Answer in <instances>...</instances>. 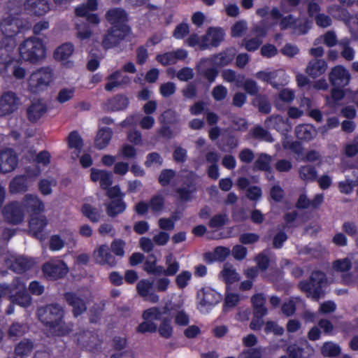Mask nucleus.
Here are the masks:
<instances>
[{
  "label": "nucleus",
  "instance_id": "nucleus-1",
  "mask_svg": "<svg viewBox=\"0 0 358 358\" xmlns=\"http://www.w3.org/2000/svg\"><path fill=\"white\" fill-rule=\"evenodd\" d=\"M106 19L112 27L104 34L101 45L108 50L119 45L130 33L131 28L127 24L128 15L121 8L109 9L106 13Z\"/></svg>",
  "mask_w": 358,
  "mask_h": 358
},
{
  "label": "nucleus",
  "instance_id": "nucleus-2",
  "mask_svg": "<svg viewBox=\"0 0 358 358\" xmlns=\"http://www.w3.org/2000/svg\"><path fill=\"white\" fill-rule=\"evenodd\" d=\"M38 317L41 322L48 327L55 336H64L73 330L72 324L64 321V310L58 304H50L43 310H39Z\"/></svg>",
  "mask_w": 358,
  "mask_h": 358
},
{
  "label": "nucleus",
  "instance_id": "nucleus-3",
  "mask_svg": "<svg viewBox=\"0 0 358 358\" xmlns=\"http://www.w3.org/2000/svg\"><path fill=\"white\" fill-rule=\"evenodd\" d=\"M19 53L24 61L36 64L45 57L46 48L42 40L30 37L20 45Z\"/></svg>",
  "mask_w": 358,
  "mask_h": 358
},
{
  "label": "nucleus",
  "instance_id": "nucleus-4",
  "mask_svg": "<svg viewBox=\"0 0 358 358\" xmlns=\"http://www.w3.org/2000/svg\"><path fill=\"white\" fill-rule=\"evenodd\" d=\"M124 241L121 239H115L111 243L110 249L106 245H100L94 251L96 262L101 265H108L110 267L115 266L117 261L112 252L117 257H122L124 255Z\"/></svg>",
  "mask_w": 358,
  "mask_h": 358
},
{
  "label": "nucleus",
  "instance_id": "nucleus-5",
  "mask_svg": "<svg viewBox=\"0 0 358 358\" xmlns=\"http://www.w3.org/2000/svg\"><path fill=\"white\" fill-rule=\"evenodd\" d=\"M52 80V69L50 67H41L29 76L27 90L32 94H39L48 89Z\"/></svg>",
  "mask_w": 358,
  "mask_h": 358
},
{
  "label": "nucleus",
  "instance_id": "nucleus-6",
  "mask_svg": "<svg viewBox=\"0 0 358 358\" xmlns=\"http://www.w3.org/2000/svg\"><path fill=\"white\" fill-rule=\"evenodd\" d=\"M21 205L23 210H25L30 216V220L28 224H33L32 222L36 220L35 224H48L45 216L40 218L41 215L45 210L43 202L36 196L31 194H27L24 196Z\"/></svg>",
  "mask_w": 358,
  "mask_h": 358
},
{
  "label": "nucleus",
  "instance_id": "nucleus-7",
  "mask_svg": "<svg viewBox=\"0 0 358 358\" xmlns=\"http://www.w3.org/2000/svg\"><path fill=\"white\" fill-rule=\"evenodd\" d=\"M325 281V273L322 271H315L312 272L309 280L301 281L299 287L308 298L318 300L323 293L322 286Z\"/></svg>",
  "mask_w": 358,
  "mask_h": 358
},
{
  "label": "nucleus",
  "instance_id": "nucleus-8",
  "mask_svg": "<svg viewBox=\"0 0 358 358\" xmlns=\"http://www.w3.org/2000/svg\"><path fill=\"white\" fill-rule=\"evenodd\" d=\"M225 33L220 27H210L206 34L201 37V50H205L217 48L224 40Z\"/></svg>",
  "mask_w": 358,
  "mask_h": 358
},
{
  "label": "nucleus",
  "instance_id": "nucleus-9",
  "mask_svg": "<svg viewBox=\"0 0 358 358\" xmlns=\"http://www.w3.org/2000/svg\"><path fill=\"white\" fill-rule=\"evenodd\" d=\"M42 271L46 278L55 280L64 278L69 268L63 260L51 259L43 265Z\"/></svg>",
  "mask_w": 358,
  "mask_h": 358
},
{
  "label": "nucleus",
  "instance_id": "nucleus-10",
  "mask_svg": "<svg viewBox=\"0 0 358 358\" xmlns=\"http://www.w3.org/2000/svg\"><path fill=\"white\" fill-rule=\"evenodd\" d=\"M20 99L16 93L7 91L0 97V116L9 115L17 110Z\"/></svg>",
  "mask_w": 358,
  "mask_h": 358
},
{
  "label": "nucleus",
  "instance_id": "nucleus-11",
  "mask_svg": "<svg viewBox=\"0 0 358 358\" xmlns=\"http://www.w3.org/2000/svg\"><path fill=\"white\" fill-rule=\"evenodd\" d=\"M22 20L19 17L8 15L0 22V31L6 38L15 36L23 29Z\"/></svg>",
  "mask_w": 358,
  "mask_h": 358
},
{
  "label": "nucleus",
  "instance_id": "nucleus-12",
  "mask_svg": "<svg viewBox=\"0 0 358 358\" xmlns=\"http://www.w3.org/2000/svg\"><path fill=\"white\" fill-rule=\"evenodd\" d=\"M2 215L8 224H21L24 219V210L21 203L13 201L5 205Z\"/></svg>",
  "mask_w": 358,
  "mask_h": 358
},
{
  "label": "nucleus",
  "instance_id": "nucleus-13",
  "mask_svg": "<svg viewBox=\"0 0 358 358\" xmlns=\"http://www.w3.org/2000/svg\"><path fill=\"white\" fill-rule=\"evenodd\" d=\"M211 228L207 232V238L210 239L228 238L238 236L241 232V225H209Z\"/></svg>",
  "mask_w": 358,
  "mask_h": 358
},
{
  "label": "nucleus",
  "instance_id": "nucleus-14",
  "mask_svg": "<svg viewBox=\"0 0 358 358\" xmlns=\"http://www.w3.org/2000/svg\"><path fill=\"white\" fill-rule=\"evenodd\" d=\"M329 80L332 87H345L350 83L351 75L343 66L337 65L331 69Z\"/></svg>",
  "mask_w": 358,
  "mask_h": 358
},
{
  "label": "nucleus",
  "instance_id": "nucleus-15",
  "mask_svg": "<svg viewBox=\"0 0 358 358\" xmlns=\"http://www.w3.org/2000/svg\"><path fill=\"white\" fill-rule=\"evenodd\" d=\"M64 299L67 305L72 308V313L74 317H78L87 311L86 301L76 292H65L64 294Z\"/></svg>",
  "mask_w": 358,
  "mask_h": 358
},
{
  "label": "nucleus",
  "instance_id": "nucleus-16",
  "mask_svg": "<svg viewBox=\"0 0 358 358\" xmlns=\"http://www.w3.org/2000/svg\"><path fill=\"white\" fill-rule=\"evenodd\" d=\"M138 294L145 301L152 303H157L159 301V296L154 289V280L151 279H141L136 285Z\"/></svg>",
  "mask_w": 358,
  "mask_h": 358
},
{
  "label": "nucleus",
  "instance_id": "nucleus-17",
  "mask_svg": "<svg viewBox=\"0 0 358 358\" xmlns=\"http://www.w3.org/2000/svg\"><path fill=\"white\" fill-rule=\"evenodd\" d=\"M237 54V50L234 47H229L213 55L208 59L211 64L217 68L227 66L232 63Z\"/></svg>",
  "mask_w": 358,
  "mask_h": 358
},
{
  "label": "nucleus",
  "instance_id": "nucleus-18",
  "mask_svg": "<svg viewBox=\"0 0 358 358\" xmlns=\"http://www.w3.org/2000/svg\"><path fill=\"white\" fill-rule=\"evenodd\" d=\"M48 108L41 99L32 101L26 110L28 120L31 123L37 122L48 112Z\"/></svg>",
  "mask_w": 358,
  "mask_h": 358
},
{
  "label": "nucleus",
  "instance_id": "nucleus-19",
  "mask_svg": "<svg viewBox=\"0 0 358 358\" xmlns=\"http://www.w3.org/2000/svg\"><path fill=\"white\" fill-rule=\"evenodd\" d=\"M18 157L12 150L0 152V173H7L13 171L17 167Z\"/></svg>",
  "mask_w": 358,
  "mask_h": 358
},
{
  "label": "nucleus",
  "instance_id": "nucleus-20",
  "mask_svg": "<svg viewBox=\"0 0 358 358\" xmlns=\"http://www.w3.org/2000/svg\"><path fill=\"white\" fill-rule=\"evenodd\" d=\"M231 250L225 246H217L212 252H206L203 255V261L207 264L215 262H224L230 255Z\"/></svg>",
  "mask_w": 358,
  "mask_h": 358
},
{
  "label": "nucleus",
  "instance_id": "nucleus-21",
  "mask_svg": "<svg viewBox=\"0 0 358 358\" xmlns=\"http://www.w3.org/2000/svg\"><path fill=\"white\" fill-rule=\"evenodd\" d=\"M78 343L87 351L94 352L101 348V341L97 335L84 332L78 337Z\"/></svg>",
  "mask_w": 358,
  "mask_h": 358
},
{
  "label": "nucleus",
  "instance_id": "nucleus-22",
  "mask_svg": "<svg viewBox=\"0 0 358 358\" xmlns=\"http://www.w3.org/2000/svg\"><path fill=\"white\" fill-rule=\"evenodd\" d=\"M201 291L203 297L199 302L201 308H212L222 300V295L210 287H204Z\"/></svg>",
  "mask_w": 358,
  "mask_h": 358
},
{
  "label": "nucleus",
  "instance_id": "nucleus-23",
  "mask_svg": "<svg viewBox=\"0 0 358 358\" xmlns=\"http://www.w3.org/2000/svg\"><path fill=\"white\" fill-rule=\"evenodd\" d=\"M24 6L28 13L37 16H43L50 10L47 0H27Z\"/></svg>",
  "mask_w": 358,
  "mask_h": 358
},
{
  "label": "nucleus",
  "instance_id": "nucleus-24",
  "mask_svg": "<svg viewBox=\"0 0 358 358\" xmlns=\"http://www.w3.org/2000/svg\"><path fill=\"white\" fill-rule=\"evenodd\" d=\"M327 69V63L322 59H311L306 67V73L313 78H316L323 75Z\"/></svg>",
  "mask_w": 358,
  "mask_h": 358
},
{
  "label": "nucleus",
  "instance_id": "nucleus-25",
  "mask_svg": "<svg viewBox=\"0 0 358 358\" xmlns=\"http://www.w3.org/2000/svg\"><path fill=\"white\" fill-rule=\"evenodd\" d=\"M129 104V100L127 96L123 94H116L113 97L108 99L104 103L105 107L110 111H120L127 109Z\"/></svg>",
  "mask_w": 358,
  "mask_h": 358
},
{
  "label": "nucleus",
  "instance_id": "nucleus-26",
  "mask_svg": "<svg viewBox=\"0 0 358 358\" xmlns=\"http://www.w3.org/2000/svg\"><path fill=\"white\" fill-rule=\"evenodd\" d=\"M29 189V177L25 175L15 176L9 183V191L11 194L24 193Z\"/></svg>",
  "mask_w": 358,
  "mask_h": 358
},
{
  "label": "nucleus",
  "instance_id": "nucleus-27",
  "mask_svg": "<svg viewBox=\"0 0 358 358\" xmlns=\"http://www.w3.org/2000/svg\"><path fill=\"white\" fill-rule=\"evenodd\" d=\"M198 76L203 78L210 84L214 83L219 74V70L216 66L205 68L203 66V61L201 60L195 67Z\"/></svg>",
  "mask_w": 358,
  "mask_h": 358
},
{
  "label": "nucleus",
  "instance_id": "nucleus-28",
  "mask_svg": "<svg viewBox=\"0 0 358 358\" xmlns=\"http://www.w3.org/2000/svg\"><path fill=\"white\" fill-rule=\"evenodd\" d=\"M24 282L20 277H15L10 284L0 283V292L3 296H8L10 299L11 294H15L16 292L22 288H24Z\"/></svg>",
  "mask_w": 358,
  "mask_h": 358
},
{
  "label": "nucleus",
  "instance_id": "nucleus-29",
  "mask_svg": "<svg viewBox=\"0 0 358 358\" xmlns=\"http://www.w3.org/2000/svg\"><path fill=\"white\" fill-rule=\"evenodd\" d=\"M10 301L23 308H27L31 304L32 299L28 293L25 285L24 288H22L15 294L10 295Z\"/></svg>",
  "mask_w": 358,
  "mask_h": 358
},
{
  "label": "nucleus",
  "instance_id": "nucleus-30",
  "mask_svg": "<svg viewBox=\"0 0 358 358\" xmlns=\"http://www.w3.org/2000/svg\"><path fill=\"white\" fill-rule=\"evenodd\" d=\"M113 136V131L109 127H102L99 129L94 140L95 148L99 150L104 149L109 144Z\"/></svg>",
  "mask_w": 358,
  "mask_h": 358
},
{
  "label": "nucleus",
  "instance_id": "nucleus-31",
  "mask_svg": "<svg viewBox=\"0 0 358 358\" xmlns=\"http://www.w3.org/2000/svg\"><path fill=\"white\" fill-rule=\"evenodd\" d=\"M34 264L31 258L20 256L14 259L10 264V269L17 273H23L30 270Z\"/></svg>",
  "mask_w": 358,
  "mask_h": 358
},
{
  "label": "nucleus",
  "instance_id": "nucleus-32",
  "mask_svg": "<svg viewBox=\"0 0 358 358\" xmlns=\"http://www.w3.org/2000/svg\"><path fill=\"white\" fill-rule=\"evenodd\" d=\"M294 133L298 140L306 142L311 141L315 135L314 127L307 124L296 126Z\"/></svg>",
  "mask_w": 358,
  "mask_h": 358
},
{
  "label": "nucleus",
  "instance_id": "nucleus-33",
  "mask_svg": "<svg viewBox=\"0 0 358 358\" xmlns=\"http://www.w3.org/2000/svg\"><path fill=\"white\" fill-rule=\"evenodd\" d=\"M183 187H178L176 192L179 195V199L182 201L191 200L192 194L196 191V185L193 179L184 181Z\"/></svg>",
  "mask_w": 358,
  "mask_h": 358
},
{
  "label": "nucleus",
  "instance_id": "nucleus-34",
  "mask_svg": "<svg viewBox=\"0 0 358 358\" xmlns=\"http://www.w3.org/2000/svg\"><path fill=\"white\" fill-rule=\"evenodd\" d=\"M34 347V345L33 341L28 338H24L15 347L14 353L16 358H26L31 354Z\"/></svg>",
  "mask_w": 358,
  "mask_h": 358
},
{
  "label": "nucleus",
  "instance_id": "nucleus-35",
  "mask_svg": "<svg viewBox=\"0 0 358 358\" xmlns=\"http://www.w3.org/2000/svg\"><path fill=\"white\" fill-rule=\"evenodd\" d=\"M127 208V204L124 201V199H117L110 200V201L106 204V213L108 216L114 217L117 215L122 213Z\"/></svg>",
  "mask_w": 358,
  "mask_h": 358
},
{
  "label": "nucleus",
  "instance_id": "nucleus-36",
  "mask_svg": "<svg viewBox=\"0 0 358 358\" xmlns=\"http://www.w3.org/2000/svg\"><path fill=\"white\" fill-rule=\"evenodd\" d=\"M74 52V45L71 43H65L59 45L54 52L56 60L64 61L69 59Z\"/></svg>",
  "mask_w": 358,
  "mask_h": 358
},
{
  "label": "nucleus",
  "instance_id": "nucleus-37",
  "mask_svg": "<svg viewBox=\"0 0 358 358\" xmlns=\"http://www.w3.org/2000/svg\"><path fill=\"white\" fill-rule=\"evenodd\" d=\"M251 303L253 308V313H261L262 315H266L268 313L265 307L266 298L262 293L254 294L251 298Z\"/></svg>",
  "mask_w": 358,
  "mask_h": 358
},
{
  "label": "nucleus",
  "instance_id": "nucleus-38",
  "mask_svg": "<svg viewBox=\"0 0 358 358\" xmlns=\"http://www.w3.org/2000/svg\"><path fill=\"white\" fill-rule=\"evenodd\" d=\"M271 157L266 153H261L254 163L255 169L259 171L271 173Z\"/></svg>",
  "mask_w": 358,
  "mask_h": 358
},
{
  "label": "nucleus",
  "instance_id": "nucleus-39",
  "mask_svg": "<svg viewBox=\"0 0 358 358\" xmlns=\"http://www.w3.org/2000/svg\"><path fill=\"white\" fill-rule=\"evenodd\" d=\"M299 173L301 179L306 182H313L317 178V171L314 166H302L299 169Z\"/></svg>",
  "mask_w": 358,
  "mask_h": 358
},
{
  "label": "nucleus",
  "instance_id": "nucleus-40",
  "mask_svg": "<svg viewBox=\"0 0 358 358\" xmlns=\"http://www.w3.org/2000/svg\"><path fill=\"white\" fill-rule=\"evenodd\" d=\"M81 212L92 222H98L101 215V210L89 203H84L82 206Z\"/></svg>",
  "mask_w": 358,
  "mask_h": 358
},
{
  "label": "nucleus",
  "instance_id": "nucleus-41",
  "mask_svg": "<svg viewBox=\"0 0 358 358\" xmlns=\"http://www.w3.org/2000/svg\"><path fill=\"white\" fill-rule=\"evenodd\" d=\"M67 145L69 149H75L80 152L83 147V139L78 131L73 130L69 133L67 137Z\"/></svg>",
  "mask_w": 358,
  "mask_h": 358
},
{
  "label": "nucleus",
  "instance_id": "nucleus-42",
  "mask_svg": "<svg viewBox=\"0 0 358 358\" xmlns=\"http://www.w3.org/2000/svg\"><path fill=\"white\" fill-rule=\"evenodd\" d=\"M165 264L166 266L165 269V276H173L180 270V264L174 258L172 254H169L166 256Z\"/></svg>",
  "mask_w": 358,
  "mask_h": 358
},
{
  "label": "nucleus",
  "instance_id": "nucleus-43",
  "mask_svg": "<svg viewBox=\"0 0 358 358\" xmlns=\"http://www.w3.org/2000/svg\"><path fill=\"white\" fill-rule=\"evenodd\" d=\"M253 106L258 108L260 113L268 114L271 110V105L268 98L263 94L257 95L252 101Z\"/></svg>",
  "mask_w": 358,
  "mask_h": 358
},
{
  "label": "nucleus",
  "instance_id": "nucleus-44",
  "mask_svg": "<svg viewBox=\"0 0 358 358\" xmlns=\"http://www.w3.org/2000/svg\"><path fill=\"white\" fill-rule=\"evenodd\" d=\"M161 124L174 126L179 123V117L176 113L171 109L164 111L159 118Z\"/></svg>",
  "mask_w": 358,
  "mask_h": 358
},
{
  "label": "nucleus",
  "instance_id": "nucleus-45",
  "mask_svg": "<svg viewBox=\"0 0 358 358\" xmlns=\"http://www.w3.org/2000/svg\"><path fill=\"white\" fill-rule=\"evenodd\" d=\"M322 354L326 357H336L341 354L340 346L332 342H325L321 349Z\"/></svg>",
  "mask_w": 358,
  "mask_h": 358
},
{
  "label": "nucleus",
  "instance_id": "nucleus-46",
  "mask_svg": "<svg viewBox=\"0 0 358 358\" xmlns=\"http://www.w3.org/2000/svg\"><path fill=\"white\" fill-rule=\"evenodd\" d=\"M270 250L265 249L255 257V262L258 268L262 271L268 269L270 265Z\"/></svg>",
  "mask_w": 358,
  "mask_h": 358
},
{
  "label": "nucleus",
  "instance_id": "nucleus-47",
  "mask_svg": "<svg viewBox=\"0 0 358 358\" xmlns=\"http://www.w3.org/2000/svg\"><path fill=\"white\" fill-rule=\"evenodd\" d=\"M159 335L164 338H170L173 334V327L171 326V320L169 317L162 319L158 328Z\"/></svg>",
  "mask_w": 358,
  "mask_h": 358
},
{
  "label": "nucleus",
  "instance_id": "nucleus-48",
  "mask_svg": "<svg viewBox=\"0 0 358 358\" xmlns=\"http://www.w3.org/2000/svg\"><path fill=\"white\" fill-rule=\"evenodd\" d=\"M242 87L245 92L251 96L259 95V87L257 82L252 79L247 78L244 79L242 83H240V86Z\"/></svg>",
  "mask_w": 358,
  "mask_h": 358
},
{
  "label": "nucleus",
  "instance_id": "nucleus-49",
  "mask_svg": "<svg viewBox=\"0 0 358 358\" xmlns=\"http://www.w3.org/2000/svg\"><path fill=\"white\" fill-rule=\"evenodd\" d=\"M224 80L228 83L235 82L237 86H240V83L245 79L243 74H236V71L232 69H225L222 73Z\"/></svg>",
  "mask_w": 358,
  "mask_h": 358
},
{
  "label": "nucleus",
  "instance_id": "nucleus-50",
  "mask_svg": "<svg viewBox=\"0 0 358 358\" xmlns=\"http://www.w3.org/2000/svg\"><path fill=\"white\" fill-rule=\"evenodd\" d=\"M122 77L120 71L117 70L107 77L108 83L105 85V90L108 92L112 91L115 87L121 86L120 79Z\"/></svg>",
  "mask_w": 358,
  "mask_h": 358
},
{
  "label": "nucleus",
  "instance_id": "nucleus-51",
  "mask_svg": "<svg viewBox=\"0 0 358 358\" xmlns=\"http://www.w3.org/2000/svg\"><path fill=\"white\" fill-rule=\"evenodd\" d=\"M223 280L227 285H231L239 280V276L236 270L231 267H224L221 271Z\"/></svg>",
  "mask_w": 358,
  "mask_h": 358
},
{
  "label": "nucleus",
  "instance_id": "nucleus-52",
  "mask_svg": "<svg viewBox=\"0 0 358 358\" xmlns=\"http://www.w3.org/2000/svg\"><path fill=\"white\" fill-rule=\"evenodd\" d=\"M176 173L170 169H163L159 176L158 182L162 187L169 185L171 181L176 177Z\"/></svg>",
  "mask_w": 358,
  "mask_h": 358
},
{
  "label": "nucleus",
  "instance_id": "nucleus-53",
  "mask_svg": "<svg viewBox=\"0 0 358 358\" xmlns=\"http://www.w3.org/2000/svg\"><path fill=\"white\" fill-rule=\"evenodd\" d=\"M189 25L185 22L179 23L175 27L172 36L178 40L184 39L189 34Z\"/></svg>",
  "mask_w": 358,
  "mask_h": 358
},
{
  "label": "nucleus",
  "instance_id": "nucleus-54",
  "mask_svg": "<svg viewBox=\"0 0 358 358\" xmlns=\"http://www.w3.org/2000/svg\"><path fill=\"white\" fill-rule=\"evenodd\" d=\"M32 236L40 240L45 241L49 236V232L45 229L47 225H28Z\"/></svg>",
  "mask_w": 358,
  "mask_h": 358
},
{
  "label": "nucleus",
  "instance_id": "nucleus-55",
  "mask_svg": "<svg viewBox=\"0 0 358 358\" xmlns=\"http://www.w3.org/2000/svg\"><path fill=\"white\" fill-rule=\"evenodd\" d=\"M332 268L336 272H348L352 268V263L348 257L338 259L333 262Z\"/></svg>",
  "mask_w": 358,
  "mask_h": 358
},
{
  "label": "nucleus",
  "instance_id": "nucleus-56",
  "mask_svg": "<svg viewBox=\"0 0 358 358\" xmlns=\"http://www.w3.org/2000/svg\"><path fill=\"white\" fill-rule=\"evenodd\" d=\"M77 37L80 40L88 39L92 35V31L90 26L84 23H77Z\"/></svg>",
  "mask_w": 358,
  "mask_h": 358
},
{
  "label": "nucleus",
  "instance_id": "nucleus-57",
  "mask_svg": "<svg viewBox=\"0 0 358 358\" xmlns=\"http://www.w3.org/2000/svg\"><path fill=\"white\" fill-rule=\"evenodd\" d=\"M263 41L259 38H244L242 42V45L244 46L248 52H255L259 49L262 44Z\"/></svg>",
  "mask_w": 358,
  "mask_h": 358
},
{
  "label": "nucleus",
  "instance_id": "nucleus-58",
  "mask_svg": "<svg viewBox=\"0 0 358 358\" xmlns=\"http://www.w3.org/2000/svg\"><path fill=\"white\" fill-rule=\"evenodd\" d=\"M357 185V180L346 179L344 181H340L338 184L339 191L345 194H350L352 192L354 187Z\"/></svg>",
  "mask_w": 358,
  "mask_h": 358
},
{
  "label": "nucleus",
  "instance_id": "nucleus-59",
  "mask_svg": "<svg viewBox=\"0 0 358 358\" xmlns=\"http://www.w3.org/2000/svg\"><path fill=\"white\" fill-rule=\"evenodd\" d=\"M157 330V325L153 322L147 320L140 323L136 329V332L141 334L155 333Z\"/></svg>",
  "mask_w": 358,
  "mask_h": 358
},
{
  "label": "nucleus",
  "instance_id": "nucleus-60",
  "mask_svg": "<svg viewBox=\"0 0 358 358\" xmlns=\"http://www.w3.org/2000/svg\"><path fill=\"white\" fill-rule=\"evenodd\" d=\"M149 206L153 213H159L164 208V199L160 195L153 196L149 201Z\"/></svg>",
  "mask_w": 358,
  "mask_h": 358
},
{
  "label": "nucleus",
  "instance_id": "nucleus-61",
  "mask_svg": "<svg viewBox=\"0 0 358 358\" xmlns=\"http://www.w3.org/2000/svg\"><path fill=\"white\" fill-rule=\"evenodd\" d=\"M184 208H178L171 213V216L167 218H161L158 220L157 224H174L183 216Z\"/></svg>",
  "mask_w": 358,
  "mask_h": 358
},
{
  "label": "nucleus",
  "instance_id": "nucleus-62",
  "mask_svg": "<svg viewBox=\"0 0 358 358\" xmlns=\"http://www.w3.org/2000/svg\"><path fill=\"white\" fill-rule=\"evenodd\" d=\"M192 278V273L188 271H182L176 278V283L178 288L184 289L188 285Z\"/></svg>",
  "mask_w": 358,
  "mask_h": 358
},
{
  "label": "nucleus",
  "instance_id": "nucleus-63",
  "mask_svg": "<svg viewBox=\"0 0 358 358\" xmlns=\"http://www.w3.org/2000/svg\"><path fill=\"white\" fill-rule=\"evenodd\" d=\"M264 331L266 334L273 333L276 336H282L285 330L283 327L273 321H267L265 324Z\"/></svg>",
  "mask_w": 358,
  "mask_h": 358
},
{
  "label": "nucleus",
  "instance_id": "nucleus-64",
  "mask_svg": "<svg viewBox=\"0 0 358 358\" xmlns=\"http://www.w3.org/2000/svg\"><path fill=\"white\" fill-rule=\"evenodd\" d=\"M281 310L286 317L294 315L296 310L295 301L290 299L287 301L284 302L281 306Z\"/></svg>",
  "mask_w": 358,
  "mask_h": 358
}]
</instances>
